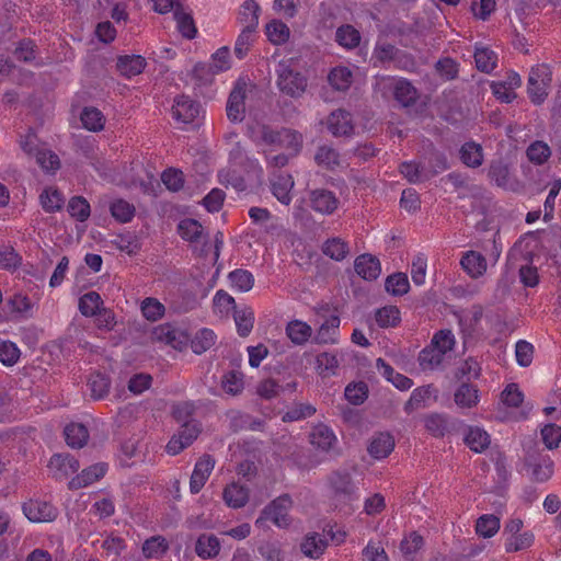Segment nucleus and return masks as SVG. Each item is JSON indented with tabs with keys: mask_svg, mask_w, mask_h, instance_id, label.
Instances as JSON below:
<instances>
[{
	"mask_svg": "<svg viewBox=\"0 0 561 561\" xmlns=\"http://www.w3.org/2000/svg\"><path fill=\"white\" fill-rule=\"evenodd\" d=\"M394 446L393 436L389 433L380 432L373 436L367 450L373 458L381 460L392 453Z\"/></svg>",
	"mask_w": 561,
	"mask_h": 561,
	"instance_id": "13",
	"label": "nucleus"
},
{
	"mask_svg": "<svg viewBox=\"0 0 561 561\" xmlns=\"http://www.w3.org/2000/svg\"><path fill=\"white\" fill-rule=\"evenodd\" d=\"M339 369V359L334 353L323 352L316 356V371L322 378L335 376Z\"/></svg>",
	"mask_w": 561,
	"mask_h": 561,
	"instance_id": "31",
	"label": "nucleus"
},
{
	"mask_svg": "<svg viewBox=\"0 0 561 561\" xmlns=\"http://www.w3.org/2000/svg\"><path fill=\"white\" fill-rule=\"evenodd\" d=\"M179 234L188 242H199L203 239L204 229L195 219H183L178 226Z\"/></svg>",
	"mask_w": 561,
	"mask_h": 561,
	"instance_id": "39",
	"label": "nucleus"
},
{
	"mask_svg": "<svg viewBox=\"0 0 561 561\" xmlns=\"http://www.w3.org/2000/svg\"><path fill=\"white\" fill-rule=\"evenodd\" d=\"M491 443L490 435L479 426H469L465 435V444L474 453L484 451Z\"/></svg>",
	"mask_w": 561,
	"mask_h": 561,
	"instance_id": "25",
	"label": "nucleus"
},
{
	"mask_svg": "<svg viewBox=\"0 0 561 561\" xmlns=\"http://www.w3.org/2000/svg\"><path fill=\"white\" fill-rule=\"evenodd\" d=\"M230 66V51L227 47H221L211 55V62L208 66V70L213 73H218L228 70Z\"/></svg>",
	"mask_w": 561,
	"mask_h": 561,
	"instance_id": "58",
	"label": "nucleus"
},
{
	"mask_svg": "<svg viewBox=\"0 0 561 561\" xmlns=\"http://www.w3.org/2000/svg\"><path fill=\"white\" fill-rule=\"evenodd\" d=\"M534 543V535L530 531H525L518 535L510 536L505 540L506 552H517L529 548Z\"/></svg>",
	"mask_w": 561,
	"mask_h": 561,
	"instance_id": "55",
	"label": "nucleus"
},
{
	"mask_svg": "<svg viewBox=\"0 0 561 561\" xmlns=\"http://www.w3.org/2000/svg\"><path fill=\"white\" fill-rule=\"evenodd\" d=\"M327 125L334 136H347L353 130L350 113L342 110L332 112L328 117Z\"/></svg>",
	"mask_w": 561,
	"mask_h": 561,
	"instance_id": "21",
	"label": "nucleus"
},
{
	"mask_svg": "<svg viewBox=\"0 0 561 561\" xmlns=\"http://www.w3.org/2000/svg\"><path fill=\"white\" fill-rule=\"evenodd\" d=\"M294 184L293 176L288 173L273 174L271 179L272 193L284 205H289L291 201Z\"/></svg>",
	"mask_w": 561,
	"mask_h": 561,
	"instance_id": "16",
	"label": "nucleus"
},
{
	"mask_svg": "<svg viewBox=\"0 0 561 561\" xmlns=\"http://www.w3.org/2000/svg\"><path fill=\"white\" fill-rule=\"evenodd\" d=\"M337 198L328 190H314L310 193V206L317 213L330 215L337 208Z\"/></svg>",
	"mask_w": 561,
	"mask_h": 561,
	"instance_id": "15",
	"label": "nucleus"
},
{
	"mask_svg": "<svg viewBox=\"0 0 561 561\" xmlns=\"http://www.w3.org/2000/svg\"><path fill=\"white\" fill-rule=\"evenodd\" d=\"M245 89V82L238 81L228 98L227 116L233 123H239L244 118Z\"/></svg>",
	"mask_w": 561,
	"mask_h": 561,
	"instance_id": "9",
	"label": "nucleus"
},
{
	"mask_svg": "<svg viewBox=\"0 0 561 561\" xmlns=\"http://www.w3.org/2000/svg\"><path fill=\"white\" fill-rule=\"evenodd\" d=\"M454 400L460 409H472L480 401L479 389L471 383L462 382L454 393Z\"/></svg>",
	"mask_w": 561,
	"mask_h": 561,
	"instance_id": "18",
	"label": "nucleus"
},
{
	"mask_svg": "<svg viewBox=\"0 0 561 561\" xmlns=\"http://www.w3.org/2000/svg\"><path fill=\"white\" fill-rule=\"evenodd\" d=\"M323 253L335 261H342L350 252L348 244L340 238L327 240L322 245Z\"/></svg>",
	"mask_w": 561,
	"mask_h": 561,
	"instance_id": "48",
	"label": "nucleus"
},
{
	"mask_svg": "<svg viewBox=\"0 0 561 561\" xmlns=\"http://www.w3.org/2000/svg\"><path fill=\"white\" fill-rule=\"evenodd\" d=\"M424 426L434 437H443L448 431V417L442 413H431L424 417Z\"/></svg>",
	"mask_w": 561,
	"mask_h": 561,
	"instance_id": "40",
	"label": "nucleus"
},
{
	"mask_svg": "<svg viewBox=\"0 0 561 561\" xmlns=\"http://www.w3.org/2000/svg\"><path fill=\"white\" fill-rule=\"evenodd\" d=\"M328 79L333 89L345 91L352 84L353 73L348 67L337 66L330 71Z\"/></svg>",
	"mask_w": 561,
	"mask_h": 561,
	"instance_id": "37",
	"label": "nucleus"
},
{
	"mask_svg": "<svg viewBox=\"0 0 561 561\" xmlns=\"http://www.w3.org/2000/svg\"><path fill=\"white\" fill-rule=\"evenodd\" d=\"M261 9L259 3L255 0H247L240 7L239 11V22L242 25V28H248L249 31H256L259 26Z\"/></svg>",
	"mask_w": 561,
	"mask_h": 561,
	"instance_id": "22",
	"label": "nucleus"
},
{
	"mask_svg": "<svg viewBox=\"0 0 561 561\" xmlns=\"http://www.w3.org/2000/svg\"><path fill=\"white\" fill-rule=\"evenodd\" d=\"M336 42L344 48L352 49L360 42L359 32L352 25H343L336 30Z\"/></svg>",
	"mask_w": 561,
	"mask_h": 561,
	"instance_id": "49",
	"label": "nucleus"
},
{
	"mask_svg": "<svg viewBox=\"0 0 561 561\" xmlns=\"http://www.w3.org/2000/svg\"><path fill=\"white\" fill-rule=\"evenodd\" d=\"M355 272L364 280H376L381 272L379 260L371 254H362L355 259Z\"/></svg>",
	"mask_w": 561,
	"mask_h": 561,
	"instance_id": "14",
	"label": "nucleus"
},
{
	"mask_svg": "<svg viewBox=\"0 0 561 561\" xmlns=\"http://www.w3.org/2000/svg\"><path fill=\"white\" fill-rule=\"evenodd\" d=\"M233 320L237 327V332L241 337H247L253 330L255 316L251 307H242L234 309Z\"/></svg>",
	"mask_w": 561,
	"mask_h": 561,
	"instance_id": "27",
	"label": "nucleus"
},
{
	"mask_svg": "<svg viewBox=\"0 0 561 561\" xmlns=\"http://www.w3.org/2000/svg\"><path fill=\"white\" fill-rule=\"evenodd\" d=\"M222 499L227 506L241 508L249 501V489L239 482H231L224 489Z\"/></svg>",
	"mask_w": 561,
	"mask_h": 561,
	"instance_id": "17",
	"label": "nucleus"
},
{
	"mask_svg": "<svg viewBox=\"0 0 561 561\" xmlns=\"http://www.w3.org/2000/svg\"><path fill=\"white\" fill-rule=\"evenodd\" d=\"M81 122L84 128L91 131L103 129L105 118L101 111L95 107H85L81 113Z\"/></svg>",
	"mask_w": 561,
	"mask_h": 561,
	"instance_id": "50",
	"label": "nucleus"
},
{
	"mask_svg": "<svg viewBox=\"0 0 561 561\" xmlns=\"http://www.w3.org/2000/svg\"><path fill=\"white\" fill-rule=\"evenodd\" d=\"M34 157L38 165L46 173H55L60 168L58 156L46 147L38 150Z\"/></svg>",
	"mask_w": 561,
	"mask_h": 561,
	"instance_id": "54",
	"label": "nucleus"
},
{
	"mask_svg": "<svg viewBox=\"0 0 561 561\" xmlns=\"http://www.w3.org/2000/svg\"><path fill=\"white\" fill-rule=\"evenodd\" d=\"M431 343L436 350L442 351V354L445 356L455 346L454 333L450 330H439L434 334Z\"/></svg>",
	"mask_w": 561,
	"mask_h": 561,
	"instance_id": "61",
	"label": "nucleus"
},
{
	"mask_svg": "<svg viewBox=\"0 0 561 561\" xmlns=\"http://www.w3.org/2000/svg\"><path fill=\"white\" fill-rule=\"evenodd\" d=\"M430 163L431 167H426L421 162H404L401 164L400 171L409 182L420 183L448 168L446 158L442 154H434Z\"/></svg>",
	"mask_w": 561,
	"mask_h": 561,
	"instance_id": "2",
	"label": "nucleus"
},
{
	"mask_svg": "<svg viewBox=\"0 0 561 561\" xmlns=\"http://www.w3.org/2000/svg\"><path fill=\"white\" fill-rule=\"evenodd\" d=\"M341 319L336 314L330 316L319 328L314 341L318 344H335L339 340Z\"/></svg>",
	"mask_w": 561,
	"mask_h": 561,
	"instance_id": "19",
	"label": "nucleus"
},
{
	"mask_svg": "<svg viewBox=\"0 0 561 561\" xmlns=\"http://www.w3.org/2000/svg\"><path fill=\"white\" fill-rule=\"evenodd\" d=\"M316 413V408L311 404L299 403L290 408L284 413L282 420L284 422L300 421L312 416Z\"/></svg>",
	"mask_w": 561,
	"mask_h": 561,
	"instance_id": "62",
	"label": "nucleus"
},
{
	"mask_svg": "<svg viewBox=\"0 0 561 561\" xmlns=\"http://www.w3.org/2000/svg\"><path fill=\"white\" fill-rule=\"evenodd\" d=\"M460 158L462 162L471 168L479 167L482 163V148L476 142H467L461 147Z\"/></svg>",
	"mask_w": 561,
	"mask_h": 561,
	"instance_id": "52",
	"label": "nucleus"
},
{
	"mask_svg": "<svg viewBox=\"0 0 561 561\" xmlns=\"http://www.w3.org/2000/svg\"><path fill=\"white\" fill-rule=\"evenodd\" d=\"M417 359L422 370H434L443 363L444 355L430 343L420 352Z\"/></svg>",
	"mask_w": 561,
	"mask_h": 561,
	"instance_id": "36",
	"label": "nucleus"
},
{
	"mask_svg": "<svg viewBox=\"0 0 561 561\" xmlns=\"http://www.w3.org/2000/svg\"><path fill=\"white\" fill-rule=\"evenodd\" d=\"M385 88L392 90L394 99L403 106H409L417 98L416 89L405 79L387 78L382 79Z\"/></svg>",
	"mask_w": 561,
	"mask_h": 561,
	"instance_id": "7",
	"label": "nucleus"
},
{
	"mask_svg": "<svg viewBox=\"0 0 561 561\" xmlns=\"http://www.w3.org/2000/svg\"><path fill=\"white\" fill-rule=\"evenodd\" d=\"M152 339L182 351L191 341V336L186 330L165 323L154 328Z\"/></svg>",
	"mask_w": 561,
	"mask_h": 561,
	"instance_id": "5",
	"label": "nucleus"
},
{
	"mask_svg": "<svg viewBox=\"0 0 561 561\" xmlns=\"http://www.w3.org/2000/svg\"><path fill=\"white\" fill-rule=\"evenodd\" d=\"M88 387L91 390V396L95 400L103 399L110 391L111 380L101 373H93L89 377Z\"/></svg>",
	"mask_w": 561,
	"mask_h": 561,
	"instance_id": "41",
	"label": "nucleus"
},
{
	"mask_svg": "<svg viewBox=\"0 0 561 561\" xmlns=\"http://www.w3.org/2000/svg\"><path fill=\"white\" fill-rule=\"evenodd\" d=\"M103 300L95 291L84 294L79 299V310L85 317H92L102 308Z\"/></svg>",
	"mask_w": 561,
	"mask_h": 561,
	"instance_id": "51",
	"label": "nucleus"
},
{
	"mask_svg": "<svg viewBox=\"0 0 561 561\" xmlns=\"http://www.w3.org/2000/svg\"><path fill=\"white\" fill-rule=\"evenodd\" d=\"M265 34L274 45L285 44L290 36L289 27L279 20H273L265 26Z\"/></svg>",
	"mask_w": 561,
	"mask_h": 561,
	"instance_id": "38",
	"label": "nucleus"
},
{
	"mask_svg": "<svg viewBox=\"0 0 561 561\" xmlns=\"http://www.w3.org/2000/svg\"><path fill=\"white\" fill-rule=\"evenodd\" d=\"M144 317L150 321H157L164 313V306L154 298H146L141 304Z\"/></svg>",
	"mask_w": 561,
	"mask_h": 561,
	"instance_id": "64",
	"label": "nucleus"
},
{
	"mask_svg": "<svg viewBox=\"0 0 561 561\" xmlns=\"http://www.w3.org/2000/svg\"><path fill=\"white\" fill-rule=\"evenodd\" d=\"M474 61L479 70L488 73L495 68L497 56L490 48L478 46L474 51Z\"/></svg>",
	"mask_w": 561,
	"mask_h": 561,
	"instance_id": "44",
	"label": "nucleus"
},
{
	"mask_svg": "<svg viewBox=\"0 0 561 561\" xmlns=\"http://www.w3.org/2000/svg\"><path fill=\"white\" fill-rule=\"evenodd\" d=\"M146 65V59L140 55H126L117 60L118 71L127 78L141 73Z\"/></svg>",
	"mask_w": 561,
	"mask_h": 561,
	"instance_id": "26",
	"label": "nucleus"
},
{
	"mask_svg": "<svg viewBox=\"0 0 561 561\" xmlns=\"http://www.w3.org/2000/svg\"><path fill=\"white\" fill-rule=\"evenodd\" d=\"M214 467L215 460L209 455H204L196 461L190 479L191 493L197 494L204 488Z\"/></svg>",
	"mask_w": 561,
	"mask_h": 561,
	"instance_id": "8",
	"label": "nucleus"
},
{
	"mask_svg": "<svg viewBox=\"0 0 561 561\" xmlns=\"http://www.w3.org/2000/svg\"><path fill=\"white\" fill-rule=\"evenodd\" d=\"M108 465L106 462H98L85 469H83L79 474L73 477L69 481V489L78 490L81 488H85L95 481L100 480L107 472Z\"/></svg>",
	"mask_w": 561,
	"mask_h": 561,
	"instance_id": "11",
	"label": "nucleus"
},
{
	"mask_svg": "<svg viewBox=\"0 0 561 561\" xmlns=\"http://www.w3.org/2000/svg\"><path fill=\"white\" fill-rule=\"evenodd\" d=\"M110 211L115 220L125 224L134 218L135 206L125 199L117 198L110 204Z\"/></svg>",
	"mask_w": 561,
	"mask_h": 561,
	"instance_id": "45",
	"label": "nucleus"
},
{
	"mask_svg": "<svg viewBox=\"0 0 561 561\" xmlns=\"http://www.w3.org/2000/svg\"><path fill=\"white\" fill-rule=\"evenodd\" d=\"M325 547L327 541L319 534L308 535L301 542V551L309 558H318L324 552Z\"/></svg>",
	"mask_w": 561,
	"mask_h": 561,
	"instance_id": "46",
	"label": "nucleus"
},
{
	"mask_svg": "<svg viewBox=\"0 0 561 561\" xmlns=\"http://www.w3.org/2000/svg\"><path fill=\"white\" fill-rule=\"evenodd\" d=\"M221 385L225 392L232 396L239 394L244 387L243 376L238 371H229L224 376Z\"/></svg>",
	"mask_w": 561,
	"mask_h": 561,
	"instance_id": "63",
	"label": "nucleus"
},
{
	"mask_svg": "<svg viewBox=\"0 0 561 561\" xmlns=\"http://www.w3.org/2000/svg\"><path fill=\"white\" fill-rule=\"evenodd\" d=\"M460 264L467 274L477 278L483 275L486 271V261L482 254L476 251H468L461 257Z\"/></svg>",
	"mask_w": 561,
	"mask_h": 561,
	"instance_id": "24",
	"label": "nucleus"
},
{
	"mask_svg": "<svg viewBox=\"0 0 561 561\" xmlns=\"http://www.w3.org/2000/svg\"><path fill=\"white\" fill-rule=\"evenodd\" d=\"M531 477L537 482L548 481L554 471V462L548 456L539 457L538 461L531 465Z\"/></svg>",
	"mask_w": 561,
	"mask_h": 561,
	"instance_id": "42",
	"label": "nucleus"
},
{
	"mask_svg": "<svg viewBox=\"0 0 561 561\" xmlns=\"http://www.w3.org/2000/svg\"><path fill=\"white\" fill-rule=\"evenodd\" d=\"M314 160L319 167L328 170H336L345 167V161L340 153L329 146H321L314 156Z\"/></svg>",
	"mask_w": 561,
	"mask_h": 561,
	"instance_id": "23",
	"label": "nucleus"
},
{
	"mask_svg": "<svg viewBox=\"0 0 561 561\" xmlns=\"http://www.w3.org/2000/svg\"><path fill=\"white\" fill-rule=\"evenodd\" d=\"M293 506L291 497L283 494L273 500L264 507L255 524L259 526L265 520H271L278 528H286L290 525L289 511Z\"/></svg>",
	"mask_w": 561,
	"mask_h": 561,
	"instance_id": "3",
	"label": "nucleus"
},
{
	"mask_svg": "<svg viewBox=\"0 0 561 561\" xmlns=\"http://www.w3.org/2000/svg\"><path fill=\"white\" fill-rule=\"evenodd\" d=\"M311 334V327L301 320L289 321L286 325V335L296 345H304Z\"/></svg>",
	"mask_w": 561,
	"mask_h": 561,
	"instance_id": "30",
	"label": "nucleus"
},
{
	"mask_svg": "<svg viewBox=\"0 0 561 561\" xmlns=\"http://www.w3.org/2000/svg\"><path fill=\"white\" fill-rule=\"evenodd\" d=\"M195 551L203 559L215 558L220 551V541L215 535L203 534L197 538Z\"/></svg>",
	"mask_w": 561,
	"mask_h": 561,
	"instance_id": "32",
	"label": "nucleus"
},
{
	"mask_svg": "<svg viewBox=\"0 0 561 561\" xmlns=\"http://www.w3.org/2000/svg\"><path fill=\"white\" fill-rule=\"evenodd\" d=\"M66 443L72 448L83 447L89 438L88 428L80 423H70L64 431Z\"/></svg>",
	"mask_w": 561,
	"mask_h": 561,
	"instance_id": "34",
	"label": "nucleus"
},
{
	"mask_svg": "<svg viewBox=\"0 0 561 561\" xmlns=\"http://www.w3.org/2000/svg\"><path fill=\"white\" fill-rule=\"evenodd\" d=\"M438 390L433 385L415 388L404 405L405 412L410 413L419 408L426 407L431 398L437 399Z\"/></svg>",
	"mask_w": 561,
	"mask_h": 561,
	"instance_id": "20",
	"label": "nucleus"
},
{
	"mask_svg": "<svg viewBox=\"0 0 561 561\" xmlns=\"http://www.w3.org/2000/svg\"><path fill=\"white\" fill-rule=\"evenodd\" d=\"M174 19L176 22L178 31L182 34L183 37L187 39L195 37L197 28L191 14L184 12L183 10H175Z\"/></svg>",
	"mask_w": 561,
	"mask_h": 561,
	"instance_id": "53",
	"label": "nucleus"
},
{
	"mask_svg": "<svg viewBox=\"0 0 561 561\" xmlns=\"http://www.w3.org/2000/svg\"><path fill=\"white\" fill-rule=\"evenodd\" d=\"M276 71L278 73L277 84L283 92L297 96L305 91L307 85L306 79L300 73L294 71L290 60L280 61Z\"/></svg>",
	"mask_w": 561,
	"mask_h": 561,
	"instance_id": "4",
	"label": "nucleus"
},
{
	"mask_svg": "<svg viewBox=\"0 0 561 561\" xmlns=\"http://www.w3.org/2000/svg\"><path fill=\"white\" fill-rule=\"evenodd\" d=\"M375 320L380 328H394L399 324L400 310L396 306H386L375 312Z\"/></svg>",
	"mask_w": 561,
	"mask_h": 561,
	"instance_id": "43",
	"label": "nucleus"
},
{
	"mask_svg": "<svg viewBox=\"0 0 561 561\" xmlns=\"http://www.w3.org/2000/svg\"><path fill=\"white\" fill-rule=\"evenodd\" d=\"M201 113V105L185 95H180L174 100L172 106L173 118L183 124L192 123Z\"/></svg>",
	"mask_w": 561,
	"mask_h": 561,
	"instance_id": "10",
	"label": "nucleus"
},
{
	"mask_svg": "<svg viewBox=\"0 0 561 561\" xmlns=\"http://www.w3.org/2000/svg\"><path fill=\"white\" fill-rule=\"evenodd\" d=\"M216 340L217 335L211 329L203 328L191 337L190 345L195 354L201 355L208 351L216 343Z\"/></svg>",
	"mask_w": 561,
	"mask_h": 561,
	"instance_id": "33",
	"label": "nucleus"
},
{
	"mask_svg": "<svg viewBox=\"0 0 561 561\" xmlns=\"http://www.w3.org/2000/svg\"><path fill=\"white\" fill-rule=\"evenodd\" d=\"M526 154L530 162L541 165L551 157V149L547 142L536 140L528 146Z\"/></svg>",
	"mask_w": 561,
	"mask_h": 561,
	"instance_id": "47",
	"label": "nucleus"
},
{
	"mask_svg": "<svg viewBox=\"0 0 561 561\" xmlns=\"http://www.w3.org/2000/svg\"><path fill=\"white\" fill-rule=\"evenodd\" d=\"M20 355L21 351L14 342H0V363H2L4 366H13L16 364Z\"/></svg>",
	"mask_w": 561,
	"mask_h": 561,
	"instance_id": "59",
	"label": "nucleus"
},
{
	"mask_svg": "<svg viewBox=\"0 0 561 561\" xmlns=\"http://www.w3.org/2000/svg\"><path fill=\"white\" fill-rule=\"evenodd\" d=\"M247 136L259 148L285 149L290 156L298 154L302 146L300 133L288 128L274 130L260 122L248 123Z\"/></svg>",
	"mask_w": 561,
	"mask_h": 561,
	"instance_id": "1",
	"label": "nucleus"
},
{
	"mask_svg": "<svg viewBox=\"0 0 561 561\" xmlns=\"http://www.w3.org/2000/svg\"><path fill=\"white\" fill-rule=\"evenodd\" d=\"M501 527L500 517L493 514L481 515L476 522V533L482 538H492Z\"/></svg>",
	"mask_w": 561,
	"mask_h": 561,
	"instance_id": "35",
	"label": "nucleus"
},
{
	"mask_svg": "<svg viewBox=\"0 0 561 561\" xmlns=\"http://www.w3.org/2000/svg\"><path fill=\"white\" fill-rule=\"evenodd\" d=\"M39 203L46 213H56L62 208L65 197L58 188L48 186L41 193Z\"/></svg>",
	"mask_w": 561,
	"mask_h": 561,
	"instance_id": "28",
	"label": "nucleus"
},
{
	"mask_svg": "<svg viewBox=\"0 0 561 561\" xmlns=\"http://www.w3.org/2000/svg\"><path fill=\"white\" fill-rule=\"evenodd\" d=\"M344 396L346 400L355 405L362 404L368 396V388L365 382L350 383L345 388Z\"/></svg>",
	"mask_w": 561,
	"mask_h": 561,
	"instance_id": "60",
	"label": "nucleus"
},
{
	"mask_svg": "<svg viewBox=\"0 0 561 561\" xmlns=\"http://www.w3.org/2000/svg\"><path fill=\"white\" fill-rule=\"evenodd\" d=\"M55 479L61 480L79 470V461L71 455H54L48 463Z\"/></svg>",
	"mask_w": 561,
	"mask_h": 561,
	"instance_id": "12",
	"label": "nucleus"
},
{
	"mask_svg": "<svg viewBox=\"0 0 561 561\" xmlns=\"http://www.w3.org/2000/svg\"><path fill=\"white\" fill-rule=\"evenodd\" d=\"M540 435L545 446L548 449L553 450L558 448L561 443V426L554 423L546 424L541 428Z\"/></svg>",
	"mask_w": 561,
	"mask_h": 561,
	"instance_id": "56",
	"label": "nucleus"
},
{
	"mask_svg": "<svg viewBox=\"0 0 561 561\" xmlns=\"http://www.w3.org/2000/svg\"><path fill=\"white\" fill-rule=\"evenodd\" d=\"M68 213L79 221H85L90 216V205L83 197H72L68 203Z\"/></svg>",
	"mask_w": 561,
	"mask_h": 561,
	"instance_id": "57",
	"label": "nucleus"
},
{
	"mask_svg": "<svg viewBox=\"0 0 561 561\" xmlns=\"http://www.w3.org/2000/svg\"><path fill=\"white\" fill-rule=\"evenodd\" d=\"M335 442L336 436L333 431L323 424L314 426L310 434V443L324 451L329 450Z\"/></svg>",
	"mask_w": 561,
	"mask_h": 561,
	"instance_id": "29",
	"label": "nucleus"
},
{
	"mask_svg": "<svg viewBox=\"0 0 561 561\" xmlns=\"http://www.w3.org/2000/svg\"><path fill=\"white\" fill-rule=\"evenodd\" d=\"M23 513L33 523L53 522L57 515V508L49 502L31 500L23 505Z\"/></svg>",
	"mask_w": 561,
	"mask_h": 561,
	"instance_id": "6",
	"label": "nucleus"
}]
</instances>
